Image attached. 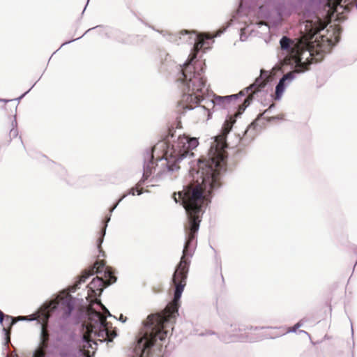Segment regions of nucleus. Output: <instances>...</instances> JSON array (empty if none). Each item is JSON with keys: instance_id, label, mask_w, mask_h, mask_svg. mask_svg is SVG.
<instances>
[{"instance_id": "nucleus-6", "label": "nucleus", "mask_w": 357, "mask_h": 357, "mask_svg": "<svg viewBox=\"0 0 357 357\" xmlns=\"http://www.w3.org/2000/svg\"><path fill=\"white\" fill-rule=\"evenodd\" d=\"M105 277L106 280H102L100 278H94L92 281L88 285L89 292L88 296L86 298L88 300L89 296H100L105 287L110 285L112 283L116 282L117 278L112 274L111 271H105Z\"/></svg>"}, {"instance_id": "nucleus-16", "label": "nucleus", "mask_w": 357, "mask_h": 357, "mask_svg": "<svg viewBox=\"0 0 357 357\" xmlns=\"http://www.w3.org/2000/svg\"><path fill=\"white\" fill-rule=\"evenodd\" d=\"M253 99V94L248 96L246 99L244 100V102L239 106V112L236 114V116L241 115L246 108L250 105L252 100Z\"/></svg>"}, {"instance_id": "nucleus-44", "label": "nucleus", "mask_w": 357, "mask_h": 357, "mask_svg": "<svg viewBox=\"0 0 357 357\" xmlns=\"http://www.w3.org/2000/svg\"><path fill=\"white\" fill-rule=\"evenodd\" d=\"M130 193L132 195H135V190L134 189H132Z\"/></svg>"}, {"instance_id": "nucleus-34", "label": "nucleus", "mask_w": 357, "mask_h": 357, "mask_svg": "<svg viewBox=\"0 0 357 357\" xmlns=\"http://www.w3.org/2000/svg\"><path fill=\"white\" fill-rule=\"evenodd\" d=\"M119 320H120L121 322L124 323V322H126V318H123V315H121V316L120 317V318H119Z\"/></svg>"}, {"instance_id": "nucleus-33", "label": "nucleus", "mask_w": 357, "mask_h": 357, "mask_svg": "<svg viewBox=\"0 0 357 357\" xmlns=\"http://www.w3.org/2000/svg\"><path fill=\"white\" fill-rule=\"evenodd\" d=\"M3 331H5V332H6V344H8V342H9V340H10V338H9L8 334V333H7V331H6L5 328H3Z\"/></svg>"}, {"instance_id": "nucleus-37", "label": "nucleus", "mask_w": 357, "mask_h": 357, "mask_svg": "<svg viewBox=\"0 0 357 357\" xmlns=\"http://www.w3.org/2000/svg\"><path fill=\"white\" fill-rule=\"evenodd\" d=\"M10 132L13 133V135H17V130H10Z\"/></svg>"}, {"instance_id": "nucleus-58", "label": "nucleus", "mask_w": 357, "mask_h": 357, "mask_svg": "<svg viewBox=\"0 0 357 357\" xmlns=\"http://www.w3.org/2000/svg\"><path fill=\"white\" fill-rule=\"evenodd\" d=\"M2 99H0V102H1Z\"/></svg>"}, {"instance_id": "nucleus-27", "label": "nucleus", "mask_w": 357, "mask_h": 357, "mask_svg": "<svg viewBox=\"0 0 357 357\" xmlns=\"http://www.w3.org/2000/svg\"><path fill=\"white\" fill-rule=\"evenodd\" d=\"M256 85H257V84L254 83V84L250 85L248 87L245 88V90L248 92L250 90H251L252 89H253Z\"/></svg>"}, {"instance_id": "nucleus-47", "label": "nucleus", "mask_w": 357, "mask_h": 357, "mask_svg": "<svg viewBox=\"0 0 357 357\" xmlns=\"http://www.w3.org/2000/svg\"><path fill=\"white\" fill-rule=\"evenodd\" d=\"M86 33H87V32L84 33L82 35V36H81L80 38L84 37V36L86 35Z\"/></svg>"}, {"instance_id": "nucleus-28", "label": "nucleus", "mask_w": 357, "mask_h": 357, "mask_svg": "<svg viewBox=\"0 0 357 357\" xmlns=\"http://www.w3.org/2000/svg\"><path fill=\"white\" fill-rule=\"evenodd\" d=\"M124 197H125V196H123V197H122V198L119 201V202H118L116 205H114V206L112 208H111V210H110V213H112V212L115 210V208L117 207V206H118L119 203L122 200V199H123Z\"/></svg>"}, {"instance_id": "nucleus-21", "label": "nucleus", "mask_w": 357, "mask_h": 357, "mask_svg": "<svg viewBox=\"0 0 357 357\" xmlns=\"http://www.w3.org/2000/svg\"><path fill=\"white\" fill-rule=\"evenodd\" d=\"M301 326L302 324L300 323L296 324L291 328L288 331V333H295L297 329L301 327Z\"/></svg>"}, {"instance_id": "nucleus-26", "label": "nucleus", "mask_w": 357, "mask_h": 357, "mask_svg": "<svg viewBox=\"0 0 357 357\" xmlns=\"http://www.w3.org/2000/svg\"><path fill=\"white\" fill-rule=\"evenodd\" d=\"M100 305H101V307H102V310L105 311V312H107V316L108 317H112V314H110V312H109V310L101 303H100Z\"/></svg>"}, {"instance_id": "nucleus-40", "label": "nucleus", "mask_w": 357, "mask_h": 357, "mask_svg": "<svg viewBox=\"0 0 357 357\" xmlns=\"http://www.w3.org/2000/svg\"><path fill=\"white\" fill-rule=\"evenodd\" d=\"M29 91V90L28 91L25 92L24 94H22V96H21L19 98H17V100L21 99V98H22L25 94H26Z\"/></svg>"}, {"instance_id": "nucleus-8", "label": "nucleus", "mask_w": 357, "mask_h": 357, "mask_svg": "<svg viewBox=\"0 0 357 357\" xmlns=\"http://www.w3.org/2000/svg\"><path fill=\"white\" fill-rule=\"evenodd\" d=\"M190 35L189 36V44H194V50L195 53L192 56V57L185 62L183 66L186 67L192 62V61L196 57V53L203 47L204 44V40L202 38V35L196 36L195 33H190L188 31L183 30L178 33V37L180 39L182 38L183 36Z\"/></svg>"}, {"instance_id": "nucleus-5", "label": "nucleus", "mask_w": 357, "mask_h": 357, "mask_svg": "<svg viewBox=\"0 0 357 357\" xmlns=\"http://www.w3.org/2000/svg\"><path fill=\"white\" fill-rule=\"evenodd\" d=\"M195 154L188 150H175L170 155L167 169L169 172L172 173L178 171L183 166L186 170L188 167L190 168L195 162Z\"/></svg>"}, {"instance_id": "nucleus-30", "label": "nucleus", "mask_w": 357, "mask_h": 357, "mask_svg": "<svg viewBox=\"0 0 357 357\" xmlns=\"http://www.w3.org/2000/svg\"><path fill=\"white\" fill-rule=\"evenodd\" d=\"M79 38H80V37H79V38H76V39H74V40H70V41H68V42H66V43H63V44L61 45V47H63V46H64L65 45H66V44H69V43H72V42H73V41H75L76 40H78V39H79Z\"/></svg>"}, {"instance_id": "nucleus-23", "label": "nucleus", "mask_w": 357, "mask_h": 357, "mask_svg": "<svg viewBox=\"0 0 357 357\" xmlns=\"http://www.w3.org/2000/svg\"><path fill=\"white\" fill-rule=\"evenodd\" d=\"M17 319L18 321H33L36 319L35 317L29 319L27 317H18Z\"/></svg>"}, {"instance_id": "nucleus-43", "label": "nucleus", "mask_w": 357, "mask_h": 357, "mask_svg": "<svg viewBox=\"0 0 357 357\" xmlns=\"http://www.w3.org/2000/svg\"><path fill=\"white\" fill-rule=\"evenodd\" d=\"M142 190H137V195H142Z\"/></svg>"}, {"instance_id": "nucleus-12", "label": "nucleus", "mask_w": 357, "mask_h": 357, "mask_svg": "<svg viewBox=\"0 0 357 357\" xmlns=\"http://www.w3.org/2000/svg\"><path fill=\"white\" fill-rule=\"evenodd\" d=\"M183 79L182 82H185L186 87L188 91H191L192 92H199L202 91L203 87L204 86V82L202 79V78L198 76H193L190 77L189 80L187 79V75L184 72H182Z\"/></svg>"}, {"instance_id": "nucleus-50", "label": "nucleus", "mask_w": 357, "mask_h": 357, "mask_svg": "<svg viewBox=\"0 0 357 357\" xmlns=\"http://www.w3.org/2000/svg\"><path fill=\"white\" fill-rule=\"evenodd\" d=\"M110 220V218L109 217L107 220V223Z\"/></svg>"}, {"instance_id": "nucleus-9", "label": "nucleus", "mask_w": 357, "mask_h": 357, "mask_svg": "<svg viewBox=\"0 0 357 357\" xmlns=\"http://www.w3.org/2000/svg\"><path fill=\"white\" fill-rule=\"evenodd\" d=\"M87 316L89 320L88 333L93 332V329H96L98 327L102 328V324L107 323L106 317L104 315L91 308L89 309Z\"/></svg>"}, {"instance_id": "nucleus-41", "label": "nucleus", "mask_w": 357, "mask_h": 357, "mask_svg": "<svg viewBox=\"0 0 357 357\" xmlns=\"http://www.w3.org/2000/svg\"><path fill=\"white\" fill-rule=\"evenodd\" d=\"M107 224L106 223V225H105V228H104V230H103V236H105V232H106V227H107Z\"/></svg>"}, {"instance_id": "nucleus-53", "label": "nucleus", "mask_w": 357, "mask_h": 357, "mask_svg": "<svg viewBox=\"0 0 357 357\" xmlns=\"http://www.w3.org/2000/svg\"><path fill=\"white\" fill-rule=\"evenodd\" d=\"M231 99H226V102H229Z\"/></svg>"}, {"instance_id": "nucleus-49", "label": "nucleus", "mask_w": 357, "mask_h": 357, "mask_svg": "<svg viewBox=\"0 0 357 357\" xmlns=\"http://www.w3.org/2000/svg\"><path fill=\"white\" fill-rule=\"evenodd\" d=\"M86 33H87V32L84 33L82 35V36H81L80 38L84 37V36L86 35Z\"/></svg>"}, {"instance_id": "nucleus-55", "label": "nucleus", "mask_w": 357, "mask_h": 357, "mask_svg": "<svg viewBox=\"0 0 357 357\" xmlns=\"http://www.w3.org/2000/svg\"><path fill=\"white\" fill-rule=\"evenodd\" d=\"M351 334L353 335L354 334V331H353V328H351Z\"/></svg>"}, {"instance_id": "nucleus-29", "label": "nucleus", "mask_w": 357, "mask_h": 357, "mask_svg": "<svg viewBox=\"0 0 357 357\" xmlns=\"http://www.w3.org/2000/svg\"><path fill=\"white\" fill-rule=\"evenodd\" d=\"M4 319L3 313L0 310V324H2Z\"/></svg>"}, {"instance_id": "nucleus-57", "label": "nucleus", "mask_w": 357, "mask_h": 357, "mask_svg": "<svg viewBox=\"0 0 357 357\" xmlns=\"http://www.w3.org/2000/svg\"><path fill=\"white\" fill-rule=\"evenodd\" d=\"M49 317V315L45 316V318L47 319Z\"/></svg>"}, {"instance_id": "nucleus-25", "label": "nucleus", "mask_w": 357, "mask_h": 357, "mask_svg": "<svg viewBox=\"0 0 357 357\" xmlns=\"http://www.w3.org/2000/svg\"><path fill=\"white\" fill-rule=\"evenodd\" d=\"M82 340L86 343H89L91 341L89 337L87 335H84L82 336Z\"/></svg>"}, {"instance_id": "nucleus-15", "label": "nucleus", "mask_w": 357, "mask_h": 357, "mask_svg": "<svg viewBox=\"0 0 357 357\" xmlns=\"http://www.w3.org/2000/svg\"><path fill=\"white\" fill-rule=\"evenodd\" d=\"M198 144L199 142L196 138H183L178 142L176 150H188L192 152V150L195 149Z\"/></svg>"}, {"instance_id": "nucleus-52", "label": "nucleus", "mask_w": 357, "mask_h": 357, "mask_svg": "<svg viewBox=\"0 0 357 357\" xmlns=\"http://www.w3.org/2000/svg\"><path fill=\"white\" fill-rule=\"evenodd\" d=\"M174 201H175V202H178V201H177V199H176V197H174Z\"/></svg>"}, {"instance_id": "nucleus-45", "label": "nucleus", "mask_w": 357, "mask_h": 357, "mask_svg": "<svg viewBox=\"0 0 357 357\" xmlns=\"http://www.w3.org/2000/svg\"><path fill=\"white\" fill-rule=\"evenodd\" d=\"M8 101H9L8 100H5V99H2V100H1V102H7Z\"/></svg>"}, {"instance_id": "nucleus-42", "label": "nucleus", "mask_w": 357, "mask_h": 357, "mask_svg": "<svg viewBox=\"0 0 357 357\" xmlns=\"http://www.w3.org/2000/svg\"><path fill=\"white\" fill-rule=\"evenodd\" d=\"M204 38H205L206 39H211V37L210 36H208V35H205V36H204Z\"/></svg>"}, {"instance_id": "nucleus-20", "label": "nucleus", "mask_w": 357, "mask_h": 357, "mask_svg": "<svg viewBox=\"0 0 357 357\" xmlns=\"http://www.w3.org/2000/svg\"><path fill=\"white\" fill-rule=\"evenodd\" d=\"M185 109H187L188 110L195 109L196 112H198V113H202V112L205 113L207 111L205 107L200 106V105H197L195 107H189V106H186Z\"/></svg>"}, {"instance_id": "nucleus-13", "label": "nucleus", "mask_w": 357, "mask_h": 357, "mask_svg": "<svg viewBox=\"0 0 357 357\" xmlns=\"http://www.w3.org/2000/svg\"><path fill=\"white\" fill-rule=\"evenodd\" d=\"M89 335L94 333L95 335H97L100 337V340L102 342H112L113 338H114L117 334L114 331H109L107 327V323L102 324V327H98L96 329H93V332H89Z\"/></svg>"}, {"instance_id": "nucleus-31", "label": "nucleus", "mask_w": 357, "mask_h": 357, "mask_svg": "<svg viewBox=\"0 0 357 357\" xmlns=\"http://www.w3.org/2000/svg\"><path fill=\"white\" fill-rule=\"evenodd\" d=\"M225 29H223L222 31H218L216 34L214 36V37H218L220 36L224 31H225Z\"/></svg>"}, {"instance_id": "nucleus-3", "label": "nucleus", "mask_w": 357, "mask_h": 357, "mask_svg": "<svg viewBox=\"0 0 357 357\" xmlns=\"http://www.w3.org/2000/svg\"><path fill=\"white\" fill-rule=\"evenodd\" d=\"M75 308V298L70 293L62 291L56 299L50 302L47 306L48 312L56 310L62 318L67 319L70 317Z\"/></svg>"}, {"instance_id": "nucleus-48", "label": "nucleus", "mask_w": 357, "mask_h": 357, "mask_svg": "<svg viewBox=\"0 0 357 357\" xmlns=\"http://www.w3.org/2000/svg\"><path fill=\"white\" fill-rule=\"evenodd\" d=\"M86 33H87V32L84 33L82 35V36H81L80 38L84 37V36L86 35Z\"/></svg>"}, {"instance_id": "nucleus-35", "label": "nucleus", "mask_w": 357, "mask_h": 357, "mask_svg": "<svg viewBox=\"0 0 357 357\" xmlns=\"http://www.w3.org/2000/svg\"><path fill=\"white\" fill-rule=\"evenodd\" d=\"M143 176L144 179H147L148 177L149 176V174L147 172H144Z\"/></svg>"}, {"instance_id": "nucleus-56", "label": "nucleus", "mask_w": 357, "mask_h": 357, "mask_svg": "<svg viewBox=\"0 0 357 357\" xmlns=\"http://www.w3.org/2000/svg\"><path fill=\"white\" fill-rule=\"evenodd\" d=\"M261 116H262V114H259V115L258 116V119H259V118H260Z\"/></svg>"}, {"instance_id": "nucleus-2", "label": "nucleus", "mask_w": 357, "mask_h": 357, "mask_svg": "<svg viewBox=\"0 0 357 357\" xmlns=\"http://www.w3.org/2000/svg\"><path fill=\"white\" fill-rule=\"evenodd\" d=\"M174 317L175 314L172 316L171 313L167 312L164 314H151L147 317L144 321V326L146 328L144 335L138 340L136 346V349L142 353V356L146 349L153 345L156 340H165L167 332L163 329L164 324Z\"/></svg>"}, {"instance_id": "nucleus-46", "label": "nucleus", "mask_w": 357, "mask_h": 357, "mask_svg": "<svg viewBox=\"0 0 357 357\" xmlns=\"http://www.w3.org/2000/svg\"><path fill=\"white\" fill-rule=\"evenodd\" d=\"M86 33H87V32L84 33L82 35V36H81L80 38L84 37V36L86 35Z\"/></svg>"}, {"instance_id": "nucleus-7", "label": "nucleus", "mask_w": 357, "mask_h": 357, "mask_svg": "<svg viewBox=\"0 0 357 357\" xmlns=\"http://www.w3.org/2000/svg\"><path fill=\"white\" fill-rule=\"evenodd\" d=\"M192 240H190V236H188V241L185 242L183 250V255L181 258V261L173 275L172 281L173 282H184L186 278L187 273L188 271V262L185 260V256L187 255L188 248L190 245V243Z\"/></svg>"}, {"instance_id": "nucleus-14", "label": "nucleus", "mask_w": 357, "mask_h": 357, "mask_svg": "<svg viewBox=\"0 0 357 357\" xmlns=\"http://www.w3.org/2000/svg\"><path fill=\"white\" fill-rule=\"evenodd\" d=\"M176 285L175 292L173 300V305L168 309V312L171 313V315L173 316L176 314L178 312V301L181 297L182 293L183 291V289L185 287V283L183 282H174Z\"/></svg>"}, {"instance_id": "nucleus-19", "label": "nucleus", "mask_w": 357, "mask_h": 357, "mask_svg": "<svg viewBox=\"0 0 357 357\" xmlns=\"http://www.w3.org/2000/svg\"><path fill=\"white\" fill-rule=\"evenodd\" d=\"M280 45L282 50H287L290 47V40L287 37L283 36L280 40Z\"/></svg>"}, {"instance_id": "nucleus-32", "label": "nucleus", "mask_w": 357, "mask_h": 357, "mask_svg": "<svg viewBox=\"0 0 357 357\" xmlns=\"http://www.w3.org/2000/svg\"><path fill=\"white\" fill-rule=\"evenodd\" d=\"M189 97L190 98V100L192 101V100H195L196 102L198 101V98L197 96H195V97H192V95H189Z\"/></svg>"}, {"instance_id": "nucleus-54", "label": "nucleus", "mask_w": 357, "mask_h": 357, "mask_svg": "<svg viewBox=\"0 0 357 357\" xmlns=\"http://www.w3.org/2000/svg\"><path fill=\"white\" fill-rule=\"evenodd\" d=\"M178 195H179L180 197H181L182 192H178Z\"/></svg>"}, {"instance_id": "nucleus-10", "label": "nucleus", "mask_w": 357, "mask_h": 357, "mask_svg": "<svg viewBox=\"0 0 357 357\" xmlns=\"http://www.w3.org/2000/svg\"><path fill=\"white\" fill-rule=\"evenodd\" d=\"M325 25L320 19L316 18L314 21L306 20L305 22V32L307 39H312L317 33L324 30Z\"/></svg>"}, {"instance_id": "nucleus-24", "label": "nucleus", "mask_w": 357, "mask_h": 357, "mask_svg": "<svg viewBox=\"0 0 357 357\" xmlns=\"http://www.w3.org/2000/svg\"><path fill=\"white\" fill-rule=\"evenodd\" d=\"M227 99H234V100H236L238 98V94H233V95H230V96H227Z\"/></svg>"}, {"instance_id": "nucleus-18", "label": "nucleus", "mask_w": 357, "mask_h": 357, "mask_svg": "<svg viewBox=\"0 0 357 357\" xmlns=\"http://www.w3.org/2000/svg\"><path fill=\"white\" fill-rule=\"evenodd\" d=\"M226 96H215L213 100H211V102L214 105L224 107L226 104Z\"/></svg>"}, {"instance_id": "nucleus-36", "label": "nucleus", "mask_w": 357, "mask_h": 357, "mask_svg": "<svg viewBox=\"0 0 357 357\" xmlns=\"http://www.w3.org/2000/svg\"><path fill=\"white\" fill-rule=\"evenodd\" d=\"M309 54L310 56H312V53L310 52V51H305L302 54L304 55V54Z\"/></svg>"}, {"instance_id": "nucleus-22", "label": "nucleus", "mask_w": 357, "mask_h": 357, "mask_svg": "<svg viewBox=\"0 0 357 357\" xmlns=\"http://www.w3.org/2000/svg\"><path fill=\"white\" fill-rule=\"evenodd\" d=\"M6 321H8L10 326L13 325L16 322L15 318L8 315L6 316Z\"/></svg>"}, {"instance_id": "nucleus-51", "label": "nucleus", "mask_w": 357, "mask_h": 357, "mask_svg": "<svg viewBox=\"0 0 357 357\" xmlns=\"http://www.w3.org/2000/svg\"><path fill=\"white\" fill-rule=\"evenodd\" d=\"M255 124V121L252 122L250 126H253Z\"/></svg>"}, {"instance_id": "nucleus-11", "label": "nucleus", "mask_w": 357, "mask_h": 357, "mask_svg": "<svg viewBox=\"0 0 357 357\" xmlns=\"http://www.w3.org/2000/svg\"><path fill=\"white\" fill-rule=\"evenodd\" d=\"M49 340V333L46 331L44 324L41 326V331L39 337V342L37 348L33 354V357H44L45 355V349L47 347Z\"/></svg>"}, {"instance_id": "nucleus-17", "label": "nucleus", "mask_w": 357, "mask_h": 357, "mask_svg": "<svg viewBox=\"0 0 357 357\" xmlns=\"http://www.w3.org/2000/svg\"><path fill=\"white\" fill-rule=\"evenodd\" d=\"M90 275L88 273L83 274L79 281L73 287L70 288V291L72 293H75L77 289H79V285L82 283H84L86 280L89 278Z\"/></svg>"}, {"instance_id": "nucleus-4", "label": "nucleus", "mask_w": 357, "mask_h": 357, "mask_svg": "<svg viewBox=\"0 0 357 357\" xmlns=\"http://www.w3.org/2000/svg\"><path fill=\"white\" fill-rule=\"evenodd\" d=\"M302 56L296 59V69L284 75L275 87V98L280 100L286 87L290 86L296 79V75L307 70L311 61H303Z\"/></svg>"}, {"instance_id": "nucleus-38", "label": "nucleus", "mask_w": 357, "mask_h": 357, "mask_svg": "<svg viewBox=\"0 0 357 357\" xmlns=\"http://www.w3.org/2000/svg\"><path fill=\"white\" fill-rule=\"evenodd\" d=\"M241 36H240V39H241V40L243 41V29H241Z\"/></svg>"}, {"instance_id": "nucleus-1", "label": "nucleus", "mask_w": 357, "mask_h": 357, "mask_svg": "<svg viewBox=\"0 0 357 357\" xmlns=\"http://www.w3.org/2000/svg\"><path fill=\"white\" fill-rule=\"evenodd\" d=\"M231 129L225 128L223 132L214 137L211 145L209 158L206 162L198 159L200 164L199 172L202 178V185H197L188 189L183 198V206L190 219V240L195 237V233L199 229L200 218L199 213L204 202L203 190L209 193L220 186L219 174L222 169L225 155L224 150L227 148L226 136Z\"/></svg>"}, {"instance_id": "nucleus-39", "label": "nucleus", "mask_w": 357, "mask_h": 357, "mask_svg": "<svg viewBox=\"0 0 357 357\" xmlns=\"http://www.w3.org/2000/svg\"><path fill=\"white\" fill-rule=\"evenodd\" d=\"M244 92L243 91H240L238 93V96H244Z\"/></svg>"}]
</instances>
